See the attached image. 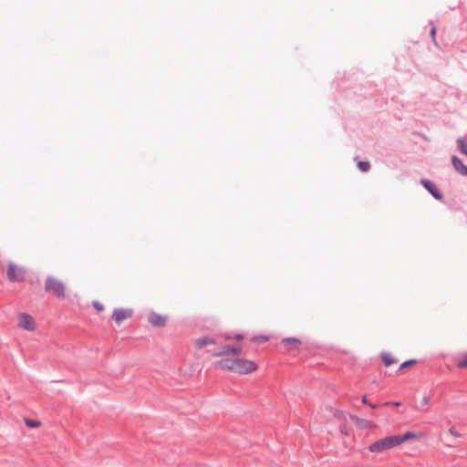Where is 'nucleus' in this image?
Masks as SVG:
<instances>
[{
    "label": "nucleus",
    "mask_w": 467,
    "mask_h": 467,
    "mask_svg": "<svg viewBox=\"0 0 467 467\" xmlns=\"http://www.w3.org/2000/svg\"><path fill=\"white\" fill-rule=\"evenodd\" d=\"M45 291L56 296L58 299H64L66 296V286L64 283L52 275H48L46 279Z\"/></svg>",
    "instance_id": "f257e3e1"
},
{
    "label": "nucleus",
    "mask_w": 467,
    "mask_h": 467,
    "mask_svg": "<svg viewBox=\"0 0 467 467\" xmlns=\"http://www.w3.org/2000/svg\"><path fill=\"white\" fill-rule=\"evenodd\" d=\"M398 446L397 439L395 435L384 437L380 440L376 441L368 446L370 452L379 453L386 450L392 449Z\"/></svg>",
    "instance_id": "f03ea898"
},
{
    "label": "nucleus",
    "mask_w": 467,
    "mask_h": 467,
    "mask_svg": "<svg viewBox=\"0 0 467 467\" xmlns=\"http://www.w3.org/2000/svg\"><path fill=\"white\" fill-rule=\"evenodd\" d=\"M257 365L251 360L235 358V367L234 368V371L239 374H249L254 370H256Z\"/></svg>",
    "instance_id": "7ed1b4c3"
},
{
    "label": "nucleus",
    "mask_w": 467,
    "mask_h": 467,
    "mask_svg": "<svg viewBox=\"0 0 467 467\" xmlns=\"http://www.w3.org/2000/svg\"><path fill=\"white\" fill-rule=\"evenodd\" d=\"M6 275L11 282H22L25 280L26 271L24 268H17L14 263H9Z\"/></svg>",
    "instance_id": "20e7f679"
},
{
    "label": "nucleus",
    "mask_w": 467,
    "mask_h": 467,
    "mask_svg": "<svg viewBox=\"0 0 467 467\" xmlns=\"http://www.w3.org/2000/svg\"><path fill=\"white\" fill-rule=\"evenodd\" d=\"M18 327L27 331L35 330L34 318L27 313H20L18 316Z\"/></svg>",
    "instance_id": "39448f33"
},
{
    "label": "nucleus",
    "mask_w": 467,
    "mask_h": 467,
    "mask_svg": "<svg viewBox=\"0 0 467 467\" xmlns=\"http://www.w3.org/2000/svg\"><path fill=\"white\" fill-rule=\"evenodd\" d=\"M420 184L426 189V191H428L431 194L433 198H435L438 201L442 200L443 194L431 181L427 179H421Z\"/></svg>",
    "instance_id": "423d86ee"
},
{
    "label": "nucleus",
    "mask_w": 467,
    "mask_h": 467,
    "mask_svg": "<svg viewBox=\"0 0 467 467\" xmlns=\"http://www.w3.org/2000/svg\"><path fill=\"white\" fill-rule=\"evenodd\" d=\"M210 352L214 357H220L223 355L233 354V355H240L241 348L230 346H224L221 349H209Z\"/></svg>",
    "instance_id": "0eeeda50"
},
{
    "label": "nucleus",
    "mask_w": 467,
    "mask_h": 467,
    "mask_svg": "<svg viewBox=\"0 0 467 467\" xmlns=\"http://www.w3.org/2000/svg\"><path fill=\"white\" fill-rule=\"evenodd\" d=\"M132 315V309L116 308L113 312L112 318L119 325L123 320L131 317Z\"/></svg>",
    "instance_id": "6e6552de"
},
{
    "label": "nucleus",
    "mask_w": 467,
    "mask_h": 467,
    "mask_svg": "<svg viewBox=\"0 0 467 467\" xmlns=\"http://www.w3.org/2000/svg\"><path fill=\"white\" fill-rule=\"evenodd\" d=\"M148 320L153 327H163L166 325L167 317L159 315L155 312H150Z\"/></svg>",
    "instance_id": "1a4fd4ad"
},
{
    "label": "nucleus",
    "mask_w": 467,
    "mask_h": 467,
    "mask_svg": "<svg viewBox=\"0 0 467 467\" xmlns=\"http://www.w3.org/2000/svg\"><path fill=\"white\" fill-rule=\"evenodd\" d=\"M282 343L287 348L288 351L297 353L301 341L296 337H285L282 339Z\"/></svg>",
    "instance_id": "9d476101"
},
{
    "label": "nucleus",
    "mask_w": 467,
    "mask_h": 467,
    "mask_svg": "<svg viewBox=\"0 0 467 467\" xmlns=\"http://www.w3.org/2000/svg\"><path fill=\"white\" fill-rule=\"evenodd\" d=\"M451 163L455 171L461 175L467 176V166L462 162V161L457 157H451Z\"/></svg>",
    "instance_id": "9b49d317"
},
{
    "label": "nucleus",
    "mask_w": 467,
    "mask_h": 467,
    "mask_svg": "<svg viewBox=\"0 0 467 467\" xmlns=\"http://www.w3.org/2000/svg\"><path fill=\"white\" fill-rule=\"evenodd\" d=\"M350 420L359 428V429H369L373 428L375 425L373 422L361 419L356 415H350Z\"/></svg>",
    "instance_id": "f8f14e48"
},
{
    "label": "nucleus",
    "mask_w": 467,
    "mask_h": 467,
    "mask_svg": "<svg viewBox=\"0 0 467 467\" xmlns=\"http://www.w3.org/2000/svg\"><path fill=\"white\" fill-rule=\"evenodd\" d=\"M217 366L223 369L234 371L235 358H223L217 362Z\"/></svg>",
    "instance_id": "ddd939ff"
},
{
    "label": "nucleus",
    "mask_w": 467,
    "mask_h": 467,
    "mask_svg": "<svg viewBox=\"0 0 467 467\" xmlns=\"http://www.w3.org/2000/svg\"><path fill=\"white\" fill-rule=\"evenodd\" d=\"M397 439L398 445H400L401 443L415 438H420V434L413 432V431H407L403 435H395Z\"/></svg>",
    "instance_id": "4468645a"
},
{
    "label": "nucleus",
    "mask_w": 467,
    "mask_h": 467,
    "mask_svg": "<svg viewBox=\"0 0 467 467\" xmlns=\"http://www.w3.org/2000/svg\"><path fill=\"white\" fill-rule=\"evenodd\" d=\"M214 344H215V340L210 337H202L197 338L195 341V347L198 349L203 348L204 347H206L208 345H214Z\"/></svg>",
    "instance_id": "2eb2a0df"
},
{
    "label": "nucleus",
    "mask_w": 467,
    "mask_h": 467,
    "mask_svg": "<svg viewBox=\"0 0 467 467\" xmlns=\"http://www.w3.org/2000/svg\"><path fill=\"white\" fill-rule=\"evenodd\" d=\"M456 142L461 153H467V136L457 139Z\"/></svg>",
    "instance_id": "dca6fc26"
},
{
    "label": "nucleus",
    "mask_w": 467,
    "mask_h": 467,
    "mask_svg": "<svg viewBox=\"0 0 467 467\" xmlns=\"http://www.w3.org/2000/svg\"><path fill=\"white\" fill-rule=\"evenodd\" d=\"M381 358L386 367H389L396 362V359L389 353H382Z\"/></svg>",
    "instance_id": "f3484780"
},
{
    "label": "nucleus",
    "mask_w": 467,
    "mask_h": 467,
    "mask_svg": "<svg viewBox=\"0 0 467 467\" xmlns=\"http://www.w3.org/2000/svg\"><path fill=\"white\" fill-rule=\"evenodd\" d=\"M357 166L361 171H368L370 168L369 162L365 161H358Z\"/></svg>",
    "instance_id": "a211bd4d"
},
{
    "label": "nucleus",
    "mask_w": 467,
    "mask_h": 467,
    "mask_svg": "<svg viewBox=\"0 0 467 467\" xmlns=\"http://www.w3.org/2000/svg\"><path fill=\"white\" fill-rule=\"evenodd\" d=\"M457 366L460 368H467V353L462 356V358L458 360Z\"/></svg>",
    "instance_id": "6ab92c4d"
},
{
    "label": "nucleus",
    "mask_w": 467,
    "mask_h": 467,
    "mask_svg": "<svg viewBox=\"0 0 467 467\" xmlns=\"http://www.w3.org/2000/svg\"><path fill=\"white\" fill-rule=\"evenodd\" d=\"M417 363V360L416 359H409V360H406L404 361L400 366V368L399 370H402L404 368H409L410 366L413 365V364H416Z\"/></svg>",
    "instance_id": "aec40b11"
},
{
    "label": "nucleus",
    "mask_w": 467,
    "mask_h": 467,
    "mask_svg": "<svg viewBox=\"0 0 467 467\" xmlns=\"http://www.w3.org/2000/svg\"><path fill=\"white\" fill-rule=\"evenodd\" d=\"M26 424L30 428H36L40 425V422L34 420L26 419Z\"/></svg>",
    "instance_id": "412c9836"
},
{
    "label": "nucleus",
    "mask_w": 467,
    "mask_h": 467,
    "mask_svg": "<svg viewBox=\"0 0 467 467\" xmlns=\"http://www.w3.org/2000/svg\"><path fill=\"white\" fill-rule=\"evenodd\" d=\"M430 24L431 25V36L433 39V41H435V36H436V27L434 26V23L433 21H430Z\"/></svg>",
    "instance_id": "4be33fe9"
},
{
    "label": "nucleus",
    "mask_w": 467,
    "mask_h": 467,
    "mask_svg": "<svg viewBox=\"0 0 467 467\" xmlns=\"http://www.w3.org/2000/svg\"><path fill=\"white\" fill-rule=\"evenodd\" d=\"M92 305L98 311H102L104 309V306L99 301H94Z\"/></svg>",
    "instance_id": "5701e85b"
},
{
    "label": "nucleus",
    "mask_w": 467,
    "mask_h": 467,
    "mask_svg": "<svg viewBox=\"0 0 467 467\" xmlns=\"http://www.w3.org/2000/svg\"><path fill=\"white\" fill-rule=\"evenodd\" d=\"M362 403H363V404H367V405H368V406H369L370 408H372V409L377 408V405H375V404L370 403V402H368V400H367V397H366V396H364V397L362 398Z\"/></svg>",
    "instance_id": "b1692460"
},
{
    "label": "nucleus",
    "mask_w": 467,
    "mask_h": 467,
    "mask_svg": "<svg viewBox=\"0 0 467 467\" xmlns=\"http://www.w3.org/2000/svg\"><path fill=\"white\" fill-rule=\"evenodd\" d=\"M449 432L454 437H461L462 435L455 430L454 427L450 428Z\"/></svg>",
    "instance_id": "393cba45"
},
{
    "label": "nucleus",
    "mask_w": 467,
    "mask_h": 467,
    "mask_svg": "<svg viewBox=\"0 0 467 467\" xmlns=\"http://www.w3.org/2000/svg\"><path fill=\"white\" fill-rule=\"evenodd\" d=\"M430 401H431L430 397H428V396H424V397H423V399H422V400H421V405H422V406L429 405Z\"/></svg>",
    "instance_id": "a878e982"
},
{
    "label": "nucleus",
    "mask_w": 467,
    "mask_h": 467,
    "mask_svg": "<svg viewBox=\"0 0 467 467\" xmlns=\"http://www.w3.org/2000/svg\"><path fill=\"white\" fill-rule=\"evenodd\" d=\"M243 337H243V335H241V334H238V335H236V337H235V338H236V339H242Z\"/></svg>",
    "instance_id": "bb28decb"
},
{
    "label": "nucleus",
    "mask_w": 467,
    "mask_h": 467,
    "mask_svg": "<svg viewBox=\"0 0 467 467\" xmlns=\"http://www.w3.org/2000/svg\"><path fill=\"white\" fill-rule=\"evenodd\" d=\"M395 405H396V406H400V402H396V403H395Z\"/></svg>",
    "instance_id": "cd10ccee"
},
{
    "label": "nucleus",
    "mask_w": 467,
    "mask_h": 467,
    "mask_svg": "<svg viewBox=\"0 0 467 467\" xmlns=\"http://www.w3.org/2000/svg\"><path fill=\"white\" fill-rule=\"evenodd\" d=\"M464 155H466V156H467V152H466Z\"/></svg>",
    "instance_id": "c85d7f7f"
}]
</instances>
